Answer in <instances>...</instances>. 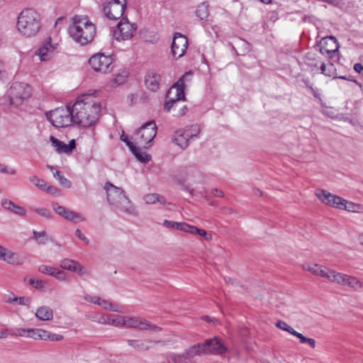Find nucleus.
<instances>
[{"label":"nucleus","instance_id":"f257e3e1","mask_svg":"<svg viewBox=\"0 0 363 363\" xmlns=\"http://www.w3.org/2000/svg\"><path fill=\"white\" fill-rule=\"evenodd\" d=\"M101 105L94 94H83L78 96L72 105L74 123L83 127H90L99 120Z\"/></svg>","mask_w":363,"mask_h":363},{"label":"nucleus","instance_id":"f03ea898","mask_svg":"<svg viewBox=\"0 0 363 363\" xmlns=\"http://www.w3.org/2000/svg\"><path fill=\"white\" fill-rule=\"evenodd\" d=\"M69 36L82 45L91 42L95 36V26L86 16H76L68 29Z\"/></svg>","mask_w":363,"mask_h":363},{"label":"nucleus","instance_id":"7ed1b4c3","mask_svg":"<svg viewBox=\"0 0 363 363\" xmlns=\"http://www.w3.org/2000/svg\"><path fill=\"white\" fill-rule=\"evenodd\" d=\"M192 76L191 72L184 74L178 81L169 89L167 94V101L164 104V109L170 111L172 108H179L178 112L174 113L175 116H184L186 112V106H179L181 101H185L184 94V79H189Z\"/></svg>","mask_w":363,"mask_h":363},{"label":"nucleus","instance_id":"20e7f679","mask_svg":"<svg viewBox=\"0 0 363 363\" xmlns=\"http://www.w3.org/2000/svg\"><path fill=\"white\" fill-rule=\"evenodd\" d=\"M107 201L113 208L129 215L137 216L138 211L123 190L107 182L104 185Z\"/></svg>","mask_w":363,"mask_h":363},{"label":"nucleus","instance_id":"39448f33","mask_svg":"<svg viewBox=\"0 0 363 363\" xmlns=\"http://www.w3.org/2000/svg\"><path fill=\"white\" fill-rule=\"evenodd\" d=\"M40 15L33 9L23 10L18 18L17 29L26 38L35 36L40 30Z\"/></svg>","mask_w":363,"mask_h":363},{"label":"nucleus","instance_id":"423d86ee","mask_svg":"<svg viewBox=\"0 0 363 363\" xmlns=\"http://www.w3.org/2000/svg\"><path fill=\"white\" fill-rule=\"evenodd\" d=\"M174 180L184 190L193 194L194 190L191 186L201 184L203 181V175L194 167H187L177 175Z\"/></svg>","mask_w":363,"mask_h":363},{"label":"nucleus","instance_id":"0eeeda50","mask_svg":"<svg viewBox=\"0 0 363 363\" xmlns=\"http://www.w3.org/2000/svg\"><path fill=\"white\" fill-rule=\"evenodd\" d=\"M31 94L32 88L30 85L23 82H16L8 91L10 105L18 107L27 101Z\"/></svg>","mask_w":363,"mask_h":363},{"label":"nucleus","instance_id":"6e6552de","mask_svg":"<svg viewBox=\"0 0 363 363\" xmlns=\"http://www.w3.org/2000/svg\"><path fill=\"white\" fill-rule=\"evenodd\" d=\"M157 125L154 121H148L143 125L133 135L132 139L138 145L146 147L155 138Z\"/></svg>","mask_w":363,"mask_h":363},{"label":"nucleus","instance_id":"1a4fd4ad","mask_svg":"<svg viewBox=\"0 0 363 363\" xmlns=\"http://www.w3.org/2000/svg\"><path fill=\"white\" fill-rule=\"evenodd\" d=\"M52 124L57 128H64L74 122L72 117V107H60L50 112L48 116Z\"/></svg>","mask_w":363,"mask_h":363},{"label":"nucleus","instance_id":"9d476101","mask_svg":"<svg viewBox=\"0 0 363 363\" xmlns=\"http://www.w3.org/2000/svg\"><path fill=\"white\" fill-rule=\"evenodd\" d=\"M200 131V127L197 124L179 128L174 132L173 142L181 148L184 149L189 145L191 140L199 135Z\"/></svg>","mask_w":363,"mask_h":363},{"label":"nucleus","instance_id":"9b49d317","mask_svg":"<svg viewBox=\"0 0 363 363\" xmlns=\"http://www.w3.org/2000/svg\"><path fill=\"white\" fill-rule=\"evenodd\" d=\"M137 29V26L129 21L128 18L123 17L118 23L116 28L113 30V36L117 41H125L130 40Z\"/></svg>","mask_w":363,"mask_h":363},{"label":"nucleus","instance_id":"f8f14e48","mask_svg":"<svg viewBox=\"0 0 363 363\" xmlns=\"http://www.w3.org/2000/svg\"><path fill=\"white\" fill-rule=\"evenodd\" d=\"M127 0H108L104 4L103 12L110 20H117L122 17L126 9Z\"/></svg>","mask_w":363,"mask_h":363},{"label":"nucleus","instance_id":"ddd939ff","mask_svg":"<svg viewBox=\"0 0 363 363\" xmlns=\"http://www.w3.org/2000/svg\"><path fill=\"white\" fill-rule=\"evenodd\" d=\"M91 68L97 72L106 74L111 72L113 69V58L110 55L102 53L94 55L89 60Z\"/></svg>","mask_w":363,"mask_h":363},{"label":"nucleus","instance_id":"4468645a","mask_svg":"<svg viewBox=\"0 0 363 363\" xmlns=\"http://www.w3.org/2000/svg\"><path fill=\"white\" fill-rule=\"evenodd\" d=\"M333 283L352 288L354 290H359L363 287L362 283L355 277L347 274L338 272L335 270L333 272Z\"/></svg>","mask_w":363,"mask_h":363},{"label":"nucleus","instance_id":"2eb2a0df","mask_svg":"<svg viewBox=\"0 0 363 363\" xmlns=\"http://www.w3.org/2000/svg\"><path fill=\"white\" fill-rule=\"evenodd\" d=\"M122 328H138L140 330H153L157 328V326L151 325L145 319L136 316H125L121 315Z\"/></svg>","mask_w":363,"mask_h":363},{"label":"nucleus","instance_id":"dca6fc26","mask_svg":"<svg viewBox=\"0 0 363 363\" xmlns=\"http://www.w3.org/2000/svg\"><path fill=\"white\" fill-rule=\"evenodd\" d=\"M26 259V257L21 256L18 253L10 250L9 249L0 245V260L8 264L13 266L23 265Z\"/></svg>","mask_w":363,"mask_h":363},{"label":"nucleus","instance_id":"f3484780","mask_svg":"<svg viewBox=\"0 0 363 363\" xmlns=\"http://www.w3.org/2000/svg\"><path fill=\"white\" fill-rule=\"evenodd\" d=\"M187 38L179 33L174 34L172 43V54L175 59L183 57L188 48Z\"/></svg>","mask_w":363,"mask_h":363},{"label":"nucleus","instance_id":"a211bd4d","mask_svg":"<svg viewBox=\"0 0 363 363\" xmlns=\"http://www.w3.org/2000/svg\"><path fill=\"white\" fill-rule=\"evenodd\" d=\"M205 342L203 344H196L190 347L186 352L185 354L174 355L172 357L173 363H189L187 357H193L196 355L206 354Z\"/></svg>","mask_w":363,"mask_h":363},{"label":"nucleus","instance_id":"6ab92c4d","mask_svg":"<svg viewBox=\"0 0 363 363\" xmlns=\"http://www.w3.org/2000/svg\"><path fill=\"white\" fill-rule=\"evenodd\" d=\"M315 195L323 203L328 206L340 209V206L342 205L343 198L332 194L326 190L318 189L315 192Z\"/></svg>","mask_w":363,"mask_h":363},{"label":"nucleus","instance_id":"aec40b11","mask_svg":"<svg viewBox=\"0 0 363 363\" xmlns=\"http://www.w3.org/2000/svg\"><path fill=\"white\" fill-rule=\"evenodd\" d=\"M60 266L62 269L69 270L78 274L79 276L89 275V272L79 262L68 258L63 259L60 261Z\"/></svg>","mask_w":363,"mask_h":363},{"label":"nucleus","instance_id":"412c9836","mask_svg":"<svg viewBox=\"0 0 363 363\" xmlns=\"http://www.w3.org/2000/svg\"><path fill=\"white\" fill-rule=\"evenodd\" d=\"M205 344L206 354H223L227 351L226 347L218 337L208 339L205 341Z\"/></svg>","mask_w":363,"mask_h":363},{"label":"nucleus","instance_id":"4be33fe9","mask_svg":"<svg viewBox=\"0 0 363 363\" xmlns=\"http://www.w3.org/2000/svg\"><path fill=\"white\" fill-rule=\"evenodd\" d=\"M319 50L323 55L335 53L338 50L339 45L333 36L325 38L318 45Z\"/></svg>","mask_w":363,"mask_h":363},{"label":"nucleus","instance_id":"5701e85b","mask_svg":"<svg viewBox=\"0 0 363 363\" xmlns=\"http://www.w3.org/2000/svg\"><path fill=\"white\" fill-rule=\"evenodd\" d=\"M57 44H52V38L49 37L46 42L38 50L36 55L39 56L41 61L49 60Z\"/></svg>","mask_w":363,"mask_h":363},{"label":"nucleus","instance_id":"b1692460","mask_svg":"<svg viewBox=\"0 0 363 363\" xmlns=\"http://www.w3.org/2000/svg\"><path fill=\"white\" fill-rule=\"evenodd\" d=\"M161 75L155 72L147 73L145 77V84L146 87L152 91H157L160 88Z\"/></svg>","mask_w":363,"mask_h":363},{"label":"nucleus","instance_id":"393cba45","mask_svg":"<svg viewBox=\"0 0 363 363\" xmlns=\"http://www.w3.org/2000/svg\"><path fill=\"white\" fill-rule=\"evenodd\" d=\"M121 315L115 314H104L101 315L97 321L104 325H111L116 327H121Z\"/></svg>","mask_w":363,"mask_h":363},{"label":"nucleus","instance_id":"a878e982","mask_svg":"<svg viewBox=\"0 0 363 363\" xmlns=\"http://www.w3.org/2000/svg\"><path fill=\"white\" fill-rule=\"evenodd\" d=\"M54 313L52 309L48 306H42L36 309L35 317L40 320H52Z\"/></svg>","mask_w":363,"mask_h":363},{"label":"nucleus","instance_id":"bb28decb","mask_svg":"<svg viewBox=\"0 0 363 363\" xmlns=\"http://www.w3.org/2000/svg\"><path fill=\"white\" fill-rule=\"evenodd\" d=\"M26 331V337L33 340H45L46 330L41 328H28V330H21Z\"/></svg>","mask_w":363,"mask_h":363},{"label":"nucleus","instance_id":"cd10ccee","mask_svg":"<svg viewBox=\"0 0 363 363\" xmlns=\"http://www.w3.org/2000/svg\"><path fill=\"white\" fill-rule=\"evenodd\" d=\"M342 205L340 206V209L346 210L349 212L361 213L363 211V207L358 203L348 201L346 199H342Z\"/></svg>","mask_w":363,"mask_h":363},{"label":"nucleus","instance_id":"c85d7f7f","mask_svg":"<svg viewBox=\"0 0 363 363\" xmlns=\"http://www.w3.org/2000/svg\"><path fill=\"white\" fill-rule=\"evenodd\" d=\"M128 77V72L125 69L120 70L111 80V86H117L123 84Z\"/></svg>","mask_w":363,"mask_h":363},{"label":"nucleus","instance_id":"c756f323","mask_svg":"<svg viewBox=\"0 0 363 363\" xmlns=\"http://www.w3.org/2000/svg\"><path fill=\"white\" fill-rule=\"evenodd\" d=\"M33 238L40 245H45L48 242L52 241V238L49 237L45 230H33Z\"/></svg>","mask_w":363,"mask_h":363},{"label":"nucleus","instance_id":"7c9ffc66","mask_svg":"<svg viewBox=\"0 0 363 363\" xmlns=\"http://www.w3.org/2000/svg\"><path fill=\"white\" fill-rule=\"evenodd\" d=\"M143 200L147 204H154L157 202L163 205L166 203L164 197L157 194H147L143 196Z\"/></svg>","mask_w":363,"mask_h":363},{"label":"nucleus","instance_id":"2f4dec72","mask_svg":"<svg viewBox=\"0 0 363 363\" xmlns=\"http://www.w3.org/2000/svg\"><path fill=\"white\" fill-rule=\"evenodd\" d=\"M63 218L74 223H78L85 220V218L81 213L69 209L67 210Z\"/></svg>","mask_w":363,"mask_h":363},{"label":"nucleus","instance_id":"473e14b6","mask_svg":"<svg viewBox=\"0 0 363 363\" xmlns=\"http://www.w3.org/2000/svg\"><path fill=\"white\" fill-rule=\"evenodd\" d=\"M186 233H191V234H197L200 236H202L204 238V239L207 241L212 240V235L211 234L208 233L205 230L198 228L197 227L194 225H191L188 224L187 228H186Z\"/></svg>","mask_w":363,"mask_h":363},{"label":"nucleus","instance_id":"72a5a7b5","mask_svg":"<svg viewBox=\"0 0 363 363\" xmlns=\"http://www.w3.org/2000/svg\"><path fill=\"white\" fill-rule=\"evenodd\" d=\"M99 306H100L105 310L114 311V312H118V313H123L122 306L117 305V304H113L107 300L101 298Z\"/></svg>","mask_w":363,"mask_h":363},{"label":"nucleus","instance_id":"f704fd0d","mask_svg":"<svg viewBox=\"0 0 363 363\" xmlns=\"http://www.w3.org/2000/svg\"><path fill=\"white\" fill-rule=\"evenodd\" d=\"M50 141L51 142L52 145L55 147L56 152H57L58 153L67 154V144L59 140L52 135L50 136Z\"/></svg>","mask_w":363,"mask_h":363},{"label":"nucleus","instance_id":"c9c22d12","mask_svg":"<svg viewBox=\"0 0 363 363\" xmlns=\"http://www.w3.org/2000/svg\"><path fill=\"white\" fill-rule=\"evenodd\" d=\"M130 150L135 156V157L142 162H148L151 159L150 155L147 154L145 152H142L135 145L133 147V149H130Z\"/></svg>","mask_w":363,"mask_h":363},{"label":"nucleus","instance_id":"e433bc0d","mask_svg":"<svg viewBox=\"0 0 363 363\" xmlns=\"http://www.w3.org/2000/svg\"><path fill=\"white\" fill-rule=\"evenodd\" d=\"M163 225L168 228H175L186 232L188 224L186 223H178L175 221L164 220Z\"/></svg>","mask_w":363,"mask_h":363},{"label":"nucleus","instance_id":"4c0bfd02","mask_svg":"<svg viewBox=\"0 0 363 363\" xmlns=\"http://www.w3.org/2000/svg\"><path fill=\"white\" fill-rule=\"evenodd\" d=\"M127 343L129 346L138 350H147L149 346L147 345V342L141 340H128Z\"/></svg>","mask_w":363,"mask_h":363},{"label":"nucleus","instance_id":"58836bf2","mask_svg":"<svg viewBox=\"0 0 363 363\" xmlns=\"http://www.w3.org/2000/svg\"><path fill=\"white\" fill-rule=\"evenodd\" d=\"M334 269H329L326 267H323L320 265V269L318 270V273L316 276H319L320 277L327 279L329 281H332V277L333 275V272H334Z\"/></svg>","mask_w":363,"mask_h":363},{"label":"nucleus","instance_id":"ea45409f","mask_svg":"<svg viewBox=\"0 0 363 363\" xmlns=\"http://www.w3.org/2000/svg\"><path fill=\"white\" fill-rule=\"evenodd\" d=\"M320 71L321 73L325 76L335 77V68L332 63H328L327 65L322 63L320 65Z\"/></svg>","mask_w":363,"mask_h":363},{"label":"nucleus","instance_id":"a19ab883","mask_svg":"<svg viewBox=\"0 0 363 363\" xmlns=\"http://www.w3.org/2000/svg\"><path fill=\"white\" fill-rule=\"evenodd\" d=\"M53 177L62 186L67 189L71 187L72 184L70 181L65 177L60 171L55 170Z\"/></svg>","mask_w":363,"mask_h":363},{"label":"nucleus","instance_id":"79ce46f5","mask_svg":"<svg viewBox=\"0 0 363 363\" xmlns=\"http://www.w3.org/2000/svg\"><path fill=\"white\" fill-rule=\"evenodd\" d=\"M29 181L40 190H45L46 188L47 182L37 176L33 175L30 177Z\"/></svg>","mask_w":363,"mask_h":363},{"label":"nucleus","instance_id":"37998d69","mask_svg":"<svg viewBox=\"0 0 363 363\" xmlns=\"http://www.w3.org/2000/svg\"><path fill=\"white\" fill-rule=\"evenodd\" d=\"M28 284L33 287H35L36 289L40 290V291H45L47 282L42 280V279H38L31 278L28 280Z\"/></svg>","mask_w":363,"mask_h":363},{"label":"nucleus","instance_id":"c03bdc74","mask_svg":"<svg viewBox=\"0 0 363 363\" xmlns=\"http://www.w3.org/2000/svg\"><path fill=\"white\" fill-rule=\"evenodd\" d=\"M55 267L48 266L45 264H40L38 267V271L40 273L43 274L49 275L53 277V274L55 272Z\"/></svg>","mask_w":363,"mask_h":363},{"label":"nucleus","instance_id":"a18cd8bd","mask_svg":"<svg viewBox=\"0 0 363 363\" xmlns=\"http://www.w3.org/2000/svg\"><path fill=\"white\" fill-rule=\"evenodd\" d=\"M302 268L305 271L310 272L314 275H317L318 270L320 269V265L313 263H304L302 265Z\"/></svg>","mask_w":363,"mask_h":363},{"label":"nucleus","instance_id":"49530a36","mask_svg":"<svg viewBox=\"0 0 363 363\" xmlns=\"http://www.w3.org/2000/svg\"><path fill=\"white\" fill-rule=\"evenodd\" d=\"M31 303V299L28 296H17L15 298L14 303L19 306L28 307Z\"/></svg>","mask_w":363,"mask_h":363},{"label":"nucleus","instance_id":"de8ad7c7","mask_svg":"<svg viewBox=\"0 0 363 363\" xmlns=\"http://www.w3.org/2000/svg\"><path fill=\"white\" fill-rule=\"evenodd\" d=\"M276 326L278 328L286 331L291 335H293L296 331L292 327H291L289 325H288L286 322L283 320L277 321L276 323Z\"/></svg>","mask_w":363,"mask_h":363},{"label":"nucleus","instance_id":"09e8293b","mask_svg":"<svg viewBox=\"0 0 363 363\" xmlns=\"http://www.w3.org/2000/svg\"><path fill=\"white\" fill-rule=\"evenodd\" d=\"M196 13L199 18H206L208 16L207 6L204 3L199 5L196 11Z\"/></svg>","mask_w":363,"mask_h":363},{"label":"nucleus","instance_id":"8fccbe9b","mask_svg":"<svg viewBox=\"0 0 363 363\" xmlns=\"http://www.w3.org/2000/svg\"><path fill=\"white\" fill-rule=\"evenodd\" d=\"M33 211L38 215L47 219H51L52 218V214L51 211L45 208H35Z\"/></svg>","mask_w":363,"mask_h":363},{"label":"nucleus","instance_id":"3c124183","mask_svg":"<svg viewBox=\"0 0 363 363\" xmlns=\"http://www.w3.org/2000/svg\"><path fill=\"white\" fill-rule=\"evenodd\" d=\"M45 337L44 340L60 341L63 339V336L59 334H52L46 330Z\"/></svg>","mask_w":363,"mask_h":363},{"label":"nucleus","instance_id":"603ef678","mask_svg":"<svg viewBox=\"0 0 363 363\" xmlns=\"http://www.w3.org/2000/svg\"><path fill=\"white\" fill-rule=\"evenodd\" d=\"M0 173L15 175L16 174V170L4 164L0 163Z\"/></svg>","mask_w":363,"mask_h":363},{"label":"nucleus","instance_id":"864d4df0","mask_svg":"<svg viewBox=\"0 0 363 363\" xmlns=\"http://www.w3.org/2000/svg\"><path fill=\"white\" fill-rule=\"evenodd\" d=\"M53 210L60 216L64 217L67 208L65 207L59 205L57 203H55L52 204Z\"/></svg>","mask_w":363,"mask_h":363},{"label":"nucleus","instance_id":"5fc2aeb1","mask_svg":"<svg viewBox=\"0 0 363 363\" xmlns=\"http://www.w3.org/2000/svg\"><path fill=\"white\" fill-rule=\"evenodd\" d=\"M16 297V295L15 294L9 291V292L4 294L2 300L4 303L13 304V303H14Z\"/></svg>","mask_w":363,"mask_h":363},{"label":"nucleus","instance_id":"6e6d98bb","mask_svg":"<svg viewBox=\"0 0 363 363\" xmlns=\"http://www.w3.org/2000/svg\"><path fill=\"white\" fill-rule=\"evenodd\" d=\"M15 205L16 204L9 199H4L1 200L2 207L6 210H9V211H12Z\"/></svg>","mask_w":363,"mask_h":363},{"label":"nucleus","instance_id":"4d7b16f0","mask_svg":"<svg viewBox=\"0 0 363 363\" xmlns=\"http://www.w3.org/2000/svg\"><path fill=\"white\" fill-rule=\"evenodd\" d=\"M53 277H55L59 281H66L67 274L64 271L60 270L56 268L55 272L53 274Z\"/></svg>","mask_w":363,"mask_h":363},{"label":"nucleus","instance_id":"13d9d810","mask_svg":"<svg viewBox=\"0 0 363 363\" xmlns=\"http://www.w3.org/2000/svg\"><path fill=\"white\" fill-rule=\"evenodd\" d=\"M12 212L15 214H17V215H19L21 216H25L26 214V210L23 207L18 206V205H15Z\"/></svg>","mask_w":363,"mask_h":363},{"label":"nucleus","instance_id":"bf43d9fd","mask_svg":"<svg viewBox=\"0 0 363 363\" xmlns=\"http://www.w3.org/2000/svg\"><path fill=\"white\" fill-rule=\"evenodd\" d=\"M75 235L81 240H82L85 244L88 245L89 243V239L83 234L80 229H77L75 230Z\"/></svg>","mask_w":363,"mask_h":363},{"label":"nucleus","instance_id":"052dcab7","mask_svg":"<svg viewBox=\"0 0 363 363\" xmlns=\"http://www.w3.org/2000/svg\"><path fill=\"white\" fill-rule=\"evenodd\" d=\"M121 139L122 141L126 143V145L129 147L130 150L133 149V147L135 146L134 143L129 139L128 135L123 133L121 136Z\"/></svg>","mask_w":363,"mask_h":363},{"label":"nucleus","instance_id":"680f3d73","mask_svg":"<svg viewBox=\"0 0 363 363\" xmlns=\"http://www.w3.org/2000/svg\"><path fill=\"white\" fill-rule=\"evenodd\" d=\"M84 299L89 302L99 305L101 298H99L98 296H86L84 297Z\"/></svg>","mask_w":363,"mask_h":363},{"label":"nucleus","instance_id":"e2e57ef3","mask_svg":"<svg viewBox=\"0 0 363 363\" xmlns=\"http://www.w3.org/2000/svg\"><path fill=\"white\" fill-rule=\"evenodd\" d=\"M76 143L74 140H71L68 145H67V154H69L75 148Z\"/></svg>","mask_w":363,"mask_h":363},{"label":"nucleus","instance_id":"0e129e2a","mask_svg":"<svg viewBox=\"0 0 363 363\" xmlns=\"http://www.w3.org/2000/svg\"><path fill=\"white\" fill-rule=\"evenodd\" d=\"M293 335L296 336V337L300 339V342L301 343H306L308 337L303 336L301 333H298L297 331H295V333L293 334Z\"/></svg>","mask_w":363,"mask_h":363},{"label":"nucleus","instance_id":"69168bd1","mask_svg":"<svg viewBox=\"0 0 363 363\" xmlns=\"http://www.w3.org/2000/svg\"><path fill=\"white\" fill-rule=\"evenodd\" d=\"M44 191H46L47 192L50 193L52 194H55L58 190L56 187L51 185H48V184L47 183L46 188Z\"/></svg>","mask_w":363,"mask_h":363},{"label":"nucleus","instance_id":"338daca9","mask_svg":"<svg viewBox=\"0 0 363 363\" xmlns=\"http://www.w3.org/2000/svg\"><path fill=\"white\" fill-rule=\"evenodd\" d=\"M211 194L214 196L220 198L224 196V193L221 190H219L218 189H213L211 190Z\"/></svg>","mask_w":363,"mask_h":363},{"label":"nucleus","instance_id":"774afa93","mask_svg":"<svg viewBox=\"0 0 363 363\" xmlns=\"http://www.w3.org/2000/svg\"><path fill=\"white\" fill-rule=\"evenodd\" d=\"M354 69L358 73L363 72V65L360 63H356L354 65Z\"/></svg>","mask_w":363,"mask_h":363}]
</instances>
